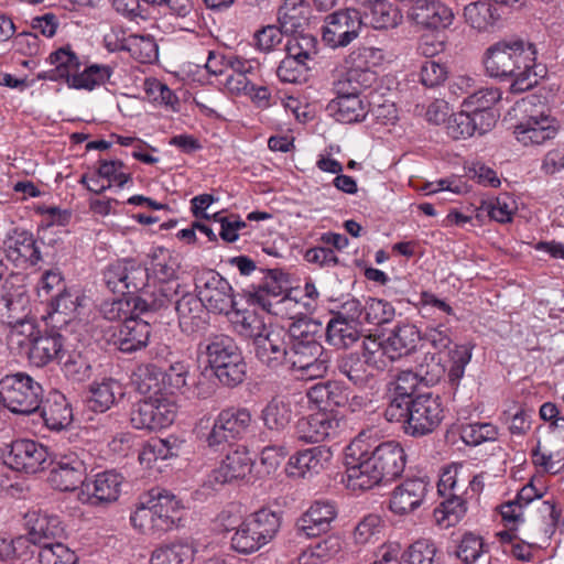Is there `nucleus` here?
Here are the masks:
<instances>
[{"mask_svg":"<svg viewBox=\"0 0 564 564\" xmlns=\"http://www.w3.org/2000/svg\"><path fill=\"white\" fill-rule=\"evenodd\" d=\"M197 295L208 312L229 315L236 306L231 284L215 270H204L195 278Z\"/></svg>","mask_w":564,"mask_h":564,"instance_id":"obj_10","label":"nucleus"},{"mask_svg":"<svg viewBox=\"0 0 564 564\" xmlns=\"http://www.w3.org/2000/svg\"><path fill=\"white\" fill-rule=\"evenodd\" d=\"M337 518V507L330 500H316L296 520V534L305 538H316L330 529Z\"/></svg>","mask_w":564,"mask_h":564,"instance_id":"obj_18","label":"nucleus"},{"mask_svg":"<svg viewBox=\"0 0 564 564\" xmlns=\"http://www.w3.org/2000/svg\"><path fill=\"white\" fill-rule=\"evenodd\" d=\"M307 2L282 3L278 10V21L285 33H299L308 23Z\"/></svg>","mask_w":564,"mask_h":564,"instance_id":"obj_48","label":"nucleus"},{"mask_svg":"<svg viewBox=\"0 0 564 564\" xmlns=\"http://www.w3.org/2000/svg\"><path fill=\"white\" fill-rule=\"evenodd\" d=\"M117 394H121V388L116 380L105 379L101 382H94L89 387L86 405L94 412H106L115 404Z\"/></svg>","mask_w":564,"mask_h":564,"instance_id":"obj_45","label":"nucleus"},{"mask_svg":"<svg viewBox=\"0 0 564 564\" xmlns=\"http://www.w3.org/2000/svg\"><path fill=\"white\" fill-rule=\"evenodd\" d=\"M89 454L84 449L67 451L56 455L47 481L61 491H72L86 481L87 459Z\"/></svg>","mask_w":564,"mask_h":564,"instance_id":"obj_12","label":"nucleus"},{"mask_svg":"<svg viewBox=\"0 0 564 564\" xmlns=\"http://www.w3.org/2000/svg\"><path fill=\"white\" fill-rule=\"evenodd\" d=\"M394 307L386 300L368 297L364 304L362 324L382 325L393 319Z\"/></svg>","mask_w":564,"mask_h":564,"instance_id":"obj_56","label":"nucleus"},{"mask_svg":"<svg viewBox=\"0 0 564 564\" xmlns=\"http://www.w3.org/2000/svg\"><path fill=\"white\" fill-rule=\"evenodd\" d=\"M0 402L14 414L30 415L43 402V388L23 372L6 376L0 380Z\"/></svg>","mask_w":564,"mask_h":564,"instance_id":"obj_6","label":"nucleus"},{"mask_svg":"<svg viewBox=\"0 0 564 564\" xmlns=\"http://www.w3.org/2000/svg\"><path fill=\"white\" fill-rule=\"evenodd\" d=\"M288 278L282 271L270 270L254 296L265 311L275 315L286 314L290 318H294L303 312L294 310L300 305L296 296L284 294L288 291Z\"/></svg>","mask_w":564,"mask_h":564,"instance_id":"obj_11","label":"nucleus"},{"mask_svg":"<svg viewBox=\"0 0 564 564\" xmlns=\"http://www.w3.org/2000/svg\"><path fill=\"white\" fill-rule=\"evenodd\" d=\"M39 411L50 430L61 431L73 422L72 408L65 395L59 392L52 393L45 402H42Z\"/></svg>","mask_w":564,"mask_h":564,"instance_id":"obj_34","label":"nucleus"},{"mask_svg":"<svg viewBox=\"0 0 564 564\" xmlns=\"http://www.w3.org/2000/svg\"><path fill=\"white\" fill-rule=\"evenodd\" d=\"M112 68L108 65L93 64L87 66L82 73L73 74L68 78V86L75 89L93 90L104 85L111 76Z\"/></svg>","mask_w":564,"mask_h":564,"instance_id":"obj_54","label":"nucleus"},{"mask_svg":"<svg viewBox=\"0 0 564 564\" xmlns=\"http://www.w3.org/2000/svg\"><path fill=\"white\" fill-rule=\"evenodd\" d=\"M28 535L30 542L40 547L45 543H53V540L64 533L59 518L47 512L31 511L25 516Z\"/></svg>","mask_w":564,"mask_h":564,"instance_id":"obj_28","label":"nucleus"},{"mask_svg":"<svg viewBox=\"0 0 564 564\" xmlns=\"http://www.w3.org/2000/svg\"><path fill=\"white\" fill-rule=\"evenodd\" d=\"M25 278L21 273H10L0 286V322H21L30 315V295Z\"/></svg>","mask_w":564,"mask_h":564,"instance_id":"obj_13","label":"nucleus"},{"mask_svg":"<svg viewBox=\"0 0 564 564\" xmlns=\"http://www.w3.org/2000/svg\"><path fill=\"white\" fill-rule=\"evenodd\" d=\"M107 288L113 293L137 296L149 281L148 269L134 260H121L111 263L104 272Z\"/></svg>","mask_w":564,"mask_h":564,"instance_id":"obj_14","label":"nucleus"},{"mask_svg":"<svg viewBox=\"0 0 564 564\" xmlns=\"http://www.w3.org/2000/svg\"><path fill=\"white\" fill-rule=\"evenodd\" d=\"M430 489L426 477L408 478L393 490L390 498V510L397 514H405L419 508Z\"/></svg>","mask_w":564,"mask_h":564,"instance_id":"obj_24","label":"nucleus"},{"mask_svg":"<svg viewBox=\"0 0 564 564\" xmlns=\"http://www.w3.org/2000/svg\"><path fill=\"white\" fill-rule=\"evenodd\" d=\"M253 424L251 411L245 406H228L214 419L205 443L213 451H223L237 441L242 440Z\"/></svg>","mask_w":564,"mask_h":564,"instance_id":"obj_7","label":"nucleus"},{"mask_svg":"<svg viewBox=\"0 0 564 564\" xmlns=\"http://www.w3.org/2000/svg\"><path fill=\"white\" fill-rule=\"evenodd\" d=\"M362 15V26L370 25L373 29H389L397 26L402 15L398 8L386 1L377 2L365 7Z\"/></svg>","mask_w":564,"mask_h":564,"instance_id":"obj_44","label":"nucleus"},{"mask_svg":"<svg viewBox=\"0 0 564 564\" xmlns=\"http://www.w3.org/2000/svg\"><path fill=\"white\" fill-rule=\"evenodd\" d=\"M123 163L119 160H100L97 169L98 176L106 178L108 183L100 187L88 186V191L95 194H101L109 189L112 185L122 188L127 183L131 182V174L123 172Z\"/></svg>","mask_w":564,"mask_h":564,"instance_id":"obj_52","label":"nucleus"},{"mask_svg":"<svg viewBox=\"0 0 564 564\" xmlns=\"http://www.w3.org/2000/svg\"><path fill=\"white\" fill-rule=\"evenodd\" d=\"M400 415L404 423V432L411 436H423L432 433L443 420V406L438 395L421 393L405 404Z\"/></svg>","mask_w":564,"mask_h":564,"instance_id":"obj_8","label":"nucleus"},{"mask_svg":"<svg viewBox=\"0 0 564 564\" xmlns=\"http://www.w3.org/2000/svg\"><path fill=\"white\" fill-rule=\"evenodd\" d=\"M422 333L409 322L395 324L386 338L376 335L366 336L362 346L368 361L377 370H384L392 361L414 354L421 347Z\"/></svg>","mask_w":564,"mask_h":564,"instance_id":"obj_4","label":"nucleus"},{"mask_svg":"<svg viewBox=\"0 0 564 564\" xmlns=\"http://www.w3.org/2000/svg\"><path fill=\"white\" fill-rule=\"evenodd\" d=\"M360 338V325L332 317L326 326V341L339 349L352 346Z\"/></svg>","mask_w":564,"mask_h":564,"instance_id":"obj_47","label":"nucleus"},{"mask_svg":"<svg viewBox=\"0 0 564 564\" xmlns=\"http://www.w3.org/2000/svg\"><path fill=\"white\" fill-rule=\"evenodd\" d=\"M558 132L557 121L546 115L531 116L514 127L516 139L524 147L541 145Z\"/></svg>","mask_w":564,"mask_h":564,"instance_id":"obj_26","label":"nucleus"},{"mask_svg":"<svg viewBox=\"0 0 564 564\" xmlns=\"http://www.w3.org/2000/svg\"><path fill=\"white\" fill-rule=\"evenodd\" d=\"M422 382L420 377L412 370L400 371L390 383V402L384 411L388 421H400V415L404 413L405 404L412 401L414 393Z\"/></svg>","mask_w":564,"mask_h":564,"instance_id":"obj_21","label":"nucleus"},{"mask_svg":"<svg viewBox=\"0 0 564 564\" xmlns=\"http://www.w3.org/2000/svg\"><path fill=\"white\" fill-rule=\"evenodd\" d=\"M445 497V500L434 510V517L440 525L449 528L456 525L465 517L470 501L462 492Z\"/></svg>","mask_w":564,"mask_h":564,"instance_id":"obj_46","label":"nucleus"},{"mask_svg":"<svg viewBox=\"0 0 564 564\" xmlns=\"http://www.w3.org/2000/svg\"><path fill=\"white\" fill-rule=\"evenodd\" d=\"M37 557L41 564H76L78 560L74 551L59 542L43 544Z\"/></svg>","mask_w":564,"mask_h":564,"instance_id":"obj_62","label":"nucleus"},{"mask_svg":"<svg viewBox=\"0 0 564 564\" xmlns=\"http://www.w3.org/2000/svg\"><path fill=\"white\" fill-rule=\"evenodd\" d=\"M406 455L399 443H371L359 434L345 448V484L350 490L366 491L399 478Z\"/></svg>","mask_w":564,"mask_h":564,"instance_id":"obj_1","label":"nucleus"},{"mask_svg":"<svg viewBox=\"0 0 564 564\" xmlns=\"http://www.w3.org/2000/svg\"><path fill=\"white\" fill-rule=\"evenodd\" d=\"M339 429L340 420L333 412H317L297 421L296 436L305 443H318L336 436Z\"/></svg>","mask_w":564,"mask_h":564,"instance_id":"obj_22","label":"nucleus"},{"mask_svg":"<svg viewBox=\"0 0 564 564\" xmlns=\"http://www.w3.org/2000/svg\"><path fill=\"white\" fill-rule=\"evenodd\" d=\"M306 398L308 403L318 409L319 412H333V408L340 406L346 401V394L336 381L319 382L312 386L306 392Z\"/></svg>","mask_w":564,"mask_h":564,"instance_id":"obj_37","label":"nucleus"},{"mask_svg":"<svg viewBox=\"0 0 564 564\" xmlns=\"http://www.w3.org/2000/svg\"><path fill=\"white\" fill-rule=\"evenodd\" d=\"M329 447L314 446L300 451L289 458L286 470L291 477L306 478L319 474L330 462Z\"/></svg>","mask_w":564,"mask_h":564,"instance_id":"obj_25","label":"nucleus"},{"mask_svg":"<svg viewBox=\"0 0 564 564\" xmlns=\"http://www.w3.org/2000/svg\"><path fill=\"white\" fill-rule=\"evenodd\" d=\"M155 403V427L165 429L176 420V400L173 391H160L154 400Z\"/></svg>","mask_w":564,"mask_h":564,"instance_id":"obj_63","label":"nucleus"},{"mask_svg":"<svg viewBox=\"0 0 564 564\" xmlns=\"http://www.w3.org/2000/svg\"><path fill=\"white\" fill-rule=\"evenodd\" d=\"M253 459L245 447L228 453L220 465L208 475L210 486L225 485L246 478L252 470Z\"/></svg>","mask_w":564,"mask_h":564,"instance_id":"obj_23","label":"nucleus"},{"mask_svg":"<svg viewBox=\"0 0 564 564\" xmlns=\"http://www.w3.org/2000/svg\"><path fill=\"white\" fill-rule=\"evenodd\" d=\"M256 358L267 368L279 371L288 370L289 366V329H278L265 332L254 343Z\"/></svg>","mask_w":564,"mask_h":564,"instance_id":"obj_17","label":"nucleus"},{"mask_svg":"<svg viewBox=\"0 0 564 564\" xmlns=\"http://www.w3.org/2000/svg\"><path fill=\"white\" fill-rule=\"evenodd\" d=\"M143 505L150 508L152 525L156 531L167 532L173 529L176 513L173 491L154 487L143 495Z\"/></svg>","mask_w":564,"mask_h":564,"instance_id":"obj_19","label":"nucleus"},{"mask_svg":"<svg viewBox=\"0 0 564 564\" xmlns=\"http://www.w3.org/2000/svg\"><path fill=\"white\" fill-rule=\"evenodd\" d=\"M411 18L425 29L441 30L452 25L454 12L438 0H425L412 9Z\"/></svg>","mask_w":564,"mask_h":564,"instance_id":"obj_32","label":"nucleus"},{"mask_svg":"<svg viewBox=\"0 0 564 564\" xmlns=\"http://www.w3.org/2000/svg\"><path fill=\"white\" fill-rule=\"evenodd\" d=\"M336 121L355 123L362 121L368 113V104L360 96L333 99L327 108Z\"/></svg>","mask_w":564,"mask_h":564,"instance_id":"obj_42","label":"nucleus"},{"mask_svg":"<svg viewBox=\"0 0 564 564\" xmlns=\"http://www.w3.org/2000/svg\"><path fill=\"white\" fill-rule=\"evenodd\" d=\"M536 50L532 43L522 40L499 41L489 46L482 58L488 76L512 78L511 93H523L536 83Z\"/></svg>","mask_w":564,"mask_h":564,"instance_id":"obj_2","label":"nucleus"},{"mask_svg":"<svg viewBox=\"0 0 564 564\" xmlns=\"http://www.w3.org/2000/svg\"><path fill=\"white\" fill-rule=\"evenodd\" d=\"M293 417L291 403L284 397H273L260 412L263 426L275 433H283Z\"/></svg>","mask_w":564,"mask_h":564,"instance_id":"obj_36","label":"nucleus"},{"mask_svg":"<svg viewBox=\"0 0 564 564\" xmlns=\"http://www.w3.org/2000/svg\"><path fill=\"white\" fill-rule=\"evenodd\" d=\"M205 306L199 297L184 295L178 300V327L183 333L194 334L205 328Z\"/></svg>","mask_w":564,"mask_h":564,"instance_id":"obj_38","label":"nucleus"},{"mask_svg":"<svg viewBox=\"0 0 564 564\" xmlns=\"http://www.w3.org/2000/svg\"><path fill=\"white\" fill-rule=\"evenodd\" d=\"M317 40L311 34L300 33L286 41L285 57L307 62L317 54Z\"/></svg>","mask_w":564,"mask_h":564,"instance_id":"obj_60","label":"nucleus"},{"mask_svg":"<svg viewBox=\"0 0 564 564\" xmlns=\"http://www.w3.org/2000/svg\"><path fill=\"white\" fill-rule=\"evenodd\" d=\"M93 354L88 350H73L67 354L63 361V371L65 376L75 382H85L93 376L94 360Z\"/></svg>","mask_w":564,"mask_h":564,"instance_id":"obj_49","label":"nucleus"},{"mask_svg":"<svg viewBox=\"0 0 564 564\" xmlns=\"http://www.w3.org/2000/svg\"><path fill=\"white\" fill-rule=\"evenodd\" d=\"M362 21V15L357 9L335 11L325 18L322 40L332 48L345 47L358 37Z\"/></svg>","mask_w":564,"mask_h":564,"instance_id":"obj_15","label":"nucleus"},{"mask_svg":"<svg viewBox=\"0 0 564 564\" xmlns=\"http://www.w3.org/2000/svg\"><path fill=\"white\" fill-rule=\"evenodd\" d=\"M498 427L492 423L465 424L459 430L460 440L468 446H478L498 438Z\"/></svg>","mask_w":564,"mask_h":564,"instance_id":"obj_59","label":"nucleus"},{"mask_svg":"<svg viewBox=\"0 0 564 564\" xmlns=\"http://www.w3.org/2000/svg\"><path fill=\"white\" fill-rule=\"evenodd\" d=\"M436 546L431 540H417L403 554L404 564H438Z\"/></svg>","mask_w":564,"mask_h":564,"instance_id":"obj_64","label":"nucleus"},{"mask_svg":"<svg viewBox=\"0 0 564 564\" xmlns=\"http://www.w3.org/2000/svg\"><path fill=\"white\" fill-rule=\"evenodd\" d=\"M341 551L339 536L329 535L305 549L299 556L300 564H323L334 558Z\"/></svg>","mask_w":564,"mask_h":564,"instance_id":"obj_51","label":"nucleus"},{"mask_svg":"<svg viewBox=\"0 0 564 564\" xmlns=\"http://www.w3.org/2000/svg\"><path fill=\"white\" fill-rule=\"evenodd\" d=\"M39 295H50L54 290L56 294L52 296V306L55 312L67 314L76 308V299L66 291L64 278L59 270H47L43 273L39 282Z\"/></svg>","mask_w":564,"mask_h":564,"instance_id":"obj_31","label":"nucleus"},{"mask_svg":"<svg viewBox=\"0 0 564 564\" xmlns=\"http://www.w3.org/2000/svg\"><path fill=\"white\" fill-rule=\"evenodd\" d=\"M3 453L4 463L12 469L25 474H35L44 469L47 460V449L33 440H15L7 446Z\"/></svg>","mask_w":564,"mask_h":564,"instance_id":"obj_16","label":"nucleus"},{"mask_svg":"<svg viewBox=\"0 0 564 564\" xmlns=\"http://www.w3.org/2000/svg\"><path fill=\"white\" fill-rule=\"evenodd\" d=\"M362 356L364 359L356 354H348L337 361L339 373L359 388L366 387L373 377L372 373L368 371V367L376 369L373 365L368 361L364 348Z\"/></svg>","mask_w":564,"mask_h":564,"instance_id":"obj_43","label":"nucleus"},{"mask_svg":"<svg viewBox=\"0 0 564 564\" xmlns=\"http://www.w3.org/2000/svg\"><path fill=\"white\" fill-rule=\"evenodd\" d=\"M267 544L248 517L237 527L231 536L232 549L242 554L254 553Z\"/></svg>","mask_w":564,"mask_h":564,"instance_id":"obj_50","label":"nucleus"},{"mask_svg":"<svg viewBox=\"0 0 564 564\" xmlns=\"http://www.w3.org/2000/svg\"><path fill=\"white\" fill-rule=\"evenodd\" d=\"M107 48L111 52L127 51L140 63H151L158 57V44L150 35L131 34L123 37L121 44H116L113 47L107 39Z\"/></svg>","mask_w":564,"mask_h":564,"instance_id":"obj_39","label":"nucleus"},{"mask_svg":"<svg viewBox=\"0 0 564 564\" xmlns=\"http://www.w3.org/2000/svg\"><path fill=\"white\" fill-rule=\"evenodd\" d=\"M63 347V336L59 333H40L30 343L29 361L36 367H44L61 358Z\"/></svg>","mask_w":564,"mask_h":564,"instance_id":"obj_30","label":"nucleus"},{"mask_svg":"<svg viewBox=\"0 0 564 564\" xmlns=\"http://www.w3.org/2000/svg\"><path fill=\"white\" fill-rule=\"evenodd\" d=\"M319 330L321 324L307 318H299L289 326L288 370L302 379L322 378L329 369L332 355L318 341Z\"/></svg>","mask_w":564,"mask_h":564,"instance_id":"obj_3","label":"nucleus"},{"mask_svg":"<svg viewBox=\"0 0 564 564\" xmlns=\"http://www.w3.org/2000/svg\"><path fill=\"white\" fill-rule=\"evenodd\" d=\"M468 481V474L462 463H452L442 468L437 482L441 496L460 494Z\"/></svg>","mask_w":564,"mask_h":564,"instance_id":"obj_53","label":"nucleus"},{"mask_svg":"<svg viewBox=\"0 0 564 564\" xmlns=\"http://www.w3.org/2000/svg\"><path fill=\"white\" fill-rule=\"evenodd\" d=\"M234 330L243 338L256 343L265 332L263 319L251 310H238L236 306L227 315Z\"/></svg>","mask_w":564,"mask_h":564,"instance_id":"obj_41","label":"nucleus"},{"mask_svg":"<svg viewBox=\"0 0 564 564\" xmlns=\"http://www.w3.org/2000/svg\"><path fill=\"white\" fill-rule=\"evenodd\" d=\"M465 22L478 32H488L499 25L501 13L494 4L487 0H479L467 4L464 8Z\"/></svg>","mask_w":564,"mask_h":564,"instance_id":"obj_35","label":"nucleus"},{"mask_svg":"<svg viewBox=\"0 0 564 564\" xmlns=\"http://www.w3.org/2000/svg\"><path fill=\"white\" fill-rule=\"evenodd\" d=\"M121 477L115 471H105L87 480L80 487L79 500L83 503L99 506L113 502L120 495Z\"/></svg>","mask_w":564,"mask_h":564,"instance_id":"obj_20","label":"nucleus"},{"mask_svg":"<svg viewBox=\"0 0 564 564\" xmlns=\"http://www.w3.org/2000/svg\"><path fill=\"white\" fill-rule=\"evenodd\" d=\"M150 334V323L135 315L119 326L113 334V344L123 352H133L148 345Z\"/></svg>","mask_w":564,"mask_h":564,"instance_id":"obj_29","label":"nucleus"},{"mask_svg":"<svg viewBox=\"0 0 564 564\" xmlns=\"http://www.w3.org/2000/svg\"><path fill=\"white\" fill-rule=\"evenodd\" d=\"M47 61L55 67L50 70L39 73L36 75L39 80L56 82L65 79L68 84V78H72L73 74L78 72L80 66L78 56L68 45L52 52Z\"/></svg>","mask_w":564,"mask_h":564,"instance_id":"obj_33","label":"nucleus"},{"mask_svg":"<svg viewBox=\"0 0 564 564\" xmlns=\"http://www.w3.org/2000/svg\"><path fill=\"white\" fill-rule=\"evenodd\" d=\"M481 208L491 219L502 224L511 221L518 209L516 199L506 193L484 202Z\"/></svg>","mask_w":564,"mask_h":564,"instance_id":"obj_55","label":"nucleus"},{"mask_svg":"<svg viewBox=\"0 0 564 564\" xmlns=\"http://www.w3.org/2000/svg\"><path fill=\"white\" fill-rule=\"evenodd\" d=\"M175 445L176 437L172 435L165 438H152L143 446L139 454V460L148 466H151L158 459L165 460L173 456Z\"/></svg>","mask_w":564,"mask_h":564,"instance_id":"obj_57","label":"nucleus"},{"mask_svg":"<svg viewBox=\"0 0 564 564\" xmlns=\"http://www.w3.org/2000/svg\"><path fill=\"white\" fill-rule=\"evenodd\" d=\"M199 350L218 381L229 388L243 382L247 364L235 339L225 334L208 337L199 344Z\"/></svg>","mask_w":564,"mask_h":564,"instance_id":"obj_5","label":"nucleus"},{"mask_svg":"<svg viewBox=\"0 0 564 564\" xmlns=\"http://www.w3.org/2000/svg\"><path fill=\"white\" fill-rule=\"evenodd\" d=\"M7 258L15 265H35L41 261V251L33 235L26 230L14 229L4 240Z\"/></svg>","mask_w":564,"mask_h":564,"instance_id":"obj_27","label":"nucleus"},{"mask_svg":"<svg viewBox=\"0 0 564 564\" xmlns=\"http://www.w3.org/2000/svg\"><path fill=\"white\" fill-rule=\"evenodd\" d=\"M152 271L161 285L151 296V300L154 297L163 299L160 294V291L163 288H171L176 292V288L173 286V281L176 274V258L173 256L172 250L164 247L155 248L152 257ZM175 295L176 293L174 296Z\"/></svg>","mask_w":564,"mask_h":564,"instance_id":"obj_40","label":"nucleus"},{"mask_svg":"<svg viewBox=\"0 0 564 564\" xmlns=\"http://www.w3.org/2000/svg\"><path fill=\"white\" fill-rule=\"evenodd\" d=\"M248 518L267 543L273 540L281 525L280 516L265 508L249 514Z\"/></svg>","mask_w":564,"mask_h":564,"instance_id":"obj_61","label":"nucleus"},{"mask_svg":"<svg viewBox=\"0 0 564 564\" xmlns=\"http://www.w3.org/2000/svg\"><path fill=\"white\" fill-rule=\"evenodd\" d=\"M417 371L415 372L422 382L426 386L436 384L445 375V367L437 352L425 351L417 361Z\"/></svg>","mask_w":564,"mask_h":564,"instance_id":"obj_58","label":"nucleus"},{"mask_svg":"<svg viewBox=\"0 0 564 564\" xmlns=\"http://www.w3.org/2000/svg\"><path fill=\"white\" fill-rule=\"evenodd\" d=\"M163 299L154 297L152 300L142 296H126L104 301L100 305V314L108 321H122L126 323L128 319L133 318L135 315L147 313L149 311L166 310L174 306L176 310V302L174 301L175 291L171 288H163L160 291Z\"/></svg>","mask_w":564,"mask_h":564,"instance_id":"obj_9","label":"nucleus"}]
</instances>
